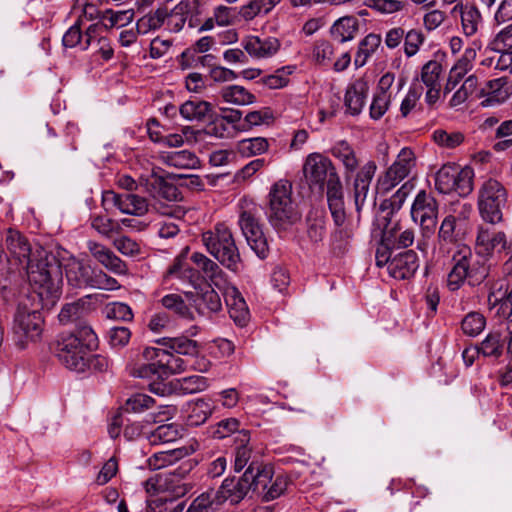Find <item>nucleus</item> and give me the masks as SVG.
Returning a JSON list of instances; mask_svg holds the SVG:
<instances>
[{"label": "nucleus", "instance_id": "f257e3e1", "mask_svg": "<svg viewBox=\"0 0 512 512\" xmlns=\"http://www.w3.org/2000/svg\"><path fill=\"white\" fill-rule=\"evenodd\" d=\"M97 347L96 333L90 326L83 325L57 340L55 355L63 366L76 373L102 372L108 368V360L93 354Z\"/></svg>", "mask_w": 512, "mask_h": 512}, {"label": "nucleus", "instance_id": "f03ea898", "mask_svg": "<svg viewBox=\"0 0 512 512\" xmlns=\"http://www.w3.org/2000/svg\"><path fill=\"white\" fill-rule=\"evenodd\" d=\"M39 253L36 261H29L26 271L28 281L38 298L37 304L46 309L52 308L62 294L63 274L54 257L51 260Z\"/></svg>", "mask_w": 512, "mask_h": 512}, {"label": "nucleus", "instance_id": "7ed1b4c3", "mask_svg": "<svg viewBox=\"0 0 512 512\" xmlns=\"http://www.w3.org/2000/svg\"><path fill=\"white\" fill-rule=\"evenodd\" d=\"M473 206L467 202L452 203L443 218L434 247V256L439 261L450 254V246L462 244L471 229Z\"/></svg>", "mask_w": 512, "mask_h": 512}, {"label": "nucleus", "instance_id": "20e7f679", "mask_svg": "<svg viewBox=\"0 0 512 512\" xmlns=\"http://www.w3.org/2000/svg\"><path fill=\"white\" fill-rule=\"evenodd\" d=\"M35 301L31 303L29 298L22 300L16 309L12 332L15 344L25 349L30 344L39 342L44 331V318L41 309H44Z\"/></svg>", "mask_w": 512, "mask_h": 512}, {"label": "nucleus", "instance_id": "39448f33", "mask_svg": "<svg viewBox=\"0 0 512 512\" xmlns=\"http://www.w3.org/2000/svg\"><path fill=\"white\" fill-rule=\"evenodd\" d=\"M272 477V468L267 465H261L251 462L244 474L239 478H226L222 485L215 490L218 498L223 504L229 501L232 504L239 503L249 492L255 490V486L270 482Z\"/></svg>", "mask_w": 512, "mask_h": 512}, {"label": "nucleus", "instance_id": "423d86ee", "mask_svg": "<svg viewBox=\"0 0 512 512\" xmlns=\"http://www.w3.org/2000/svg\"><path fill=\"white\" fill-rule=\"evenodd\" d=\"M201 241L206 250L227 269L236 272L239 268L240 253L233 234L225 223H217L202 233Z\"/></svg>", "mask_w": 512, "mask_h": 512}, {"label": "nucleus", "instance_id": "0eeeda50", "mask_svg": "<svg viewBox=\"0 0 512 512\" xmlns=\"http://www.w3.org/2000/svg\"><path fill=\"white\" fill-rule=\"evenodd\" d=\"M292 185L287 180H279L270 189L267 217L277 229H287L297 223L301 214L291 198Z\"/></svg>", "mask_w": 512, "mask_h": 512}, {"label": "nucleus", "instance_id": "6e6552de", "mask_svg": "<svg viewBox=\"0 0 512 512\" xmlns=\"http://www.w3.org/2000/svg\"><path fill=\"white\" fill-rule=\"evenodd\" d=\"M65 274L68 285L76 289L115 290L120 287L115 278L76 258L67 261Z\"/></svg>", "mask_w": 512, "mask_h": 512}, {"label": "nucleus", "instance_id": "1a4fd4ad", "mask_svg": "<svg viewBox=\"0 0 512 512\" xmlns=\"http://www.w3.org/2000/svg\"><path fill=\"white\" fill-rule=\"evenodd\" d=\"M506 202L507 191L499 181L490 178L483 182L478 195V209L485 222L493 225L500 223Z\"/></svg>", "mask_w": 512, "mask_h": 512}, {"label": "nucleus", "instance_id": "9d476101", "mask_svg": "<svg viewBox=\"0 0 512 512\" xmlns=\"http://www.w3.org/2000/svg\"><path fill=\"white\" fill-rule=\"evenodd\" d=\"M416 166V157L411 148L404 147L398 153L393 164L378 179L377 189L388 192L403 181Z\"/></svg>", "mask_w": 512, "mask_h": 512}, {"label": "nucleus", "instance_id": "9b49d317", "mask_svg": "<svg viewBox=\"0 0 512 512\" xmlns=\"http://www.w3.org/2000/svg\"><path fill=\"white\" fill-rule=\"evenodd\" d=\"M102 206L105 211L119 210L123 214L141 217L149 211L146 198L133 193H116L107 190L102 193Z\"/></svg>", "mask_w": 512, "mask_h": 512}, {"label": "nucleus", "instance_id": "f8f14e48", "mask_svg": "<svg viewBox=\"0 0 512 512\" xmlns=\"http://www.w3.org/2000/svg\"><path fill=\"white\" fill-rule=\"evenodd\" d=\"M475 250L479 256L492 258L495 254L512 250V242L508 241L504 231L479 225L476 230Z\"/></svg>", "mask_w": 512, "mask_h": 512}, {"label": "nucleus", "instance_id": "ddd939ff", "mask_svg": "<svg viewBox=\"0 0 512 512\" xmlns=\"http://www.w3.org/2000/svg\"><path fill=\"white\" fill-rule=\"evenodd\" d=\"M303 174L310 187L318 186L321 189L328 182V179L338 175L332 161L316 152L306 157L303 164Z\"/></svg>", "mask_w": 512, "mask_h": 512}, {"label": "nucleus", "instance_id": "4468645a", "mask_svg": "<svg viewBox=\"0 0 512 512\" xmlns=\"http://www.w3.org/2000/svg\"><path fill=\"white\" fill-rule=\"evenodd\" d=\"M410 213L412 220L424 231L429 233L434 231L438 217V203L431 194L425 190L419 191L412 203Z\"/></svg>", "mask_w": 512, "mask_h": 512}, {"label": "nucleus", "instance_id": "2eb2a0df", "mask_svg": "<svg viewBox=\"0 0 512 512\" xmlns=\"http://www.w3.org/2000/svg\"><path fill=\"white\" fill-rule=\"evenodd\" d=\"M159 348L145 347L129 364V374L136 378L162 379L161 367L158 364Z\"/></svg>", "mask_w": 512, "mask_h": 512}, {"label": "nucleus", "instance_id": "dca6fc26", "mask_svg": "<svg viewBox=\"0 0 512 512\" xmlns=\"http://www.w3.org/2000/svg\"><path fill=\"white\" fill-rule=\"evenodd\" d=\"M101 31L100 23H90L84 28L81 24L75 23L64 33L62 43L66 48L79 47L81 50H87L97 37V32Z\"/></svg>", "mask_w": 512, "mask_h": 512}, {"label": "nucleus", "instance_id": "f3484780", "mask_svg": "<svg viewBox=\"0 0 512 512\" xmlns=\"http://www.w3.org/2000/svg\"><path fill=\"white\" fill-rule=\"evenodd\" d=\"M369 93V83L363 78L352 80L345 91L344 106L346 112L352 116L359 115L365 104Z\"/></svg>", "mask_w": 512, "mask_h": 512}, {"label": "nucleus", "instance_id": "a211bd4d", "mask_svg": "<svg viewBox=\"0 0 512 512\" xmlns=\"http://www.w3.org/2000/svg\"><path fill=\"white\" fill-rule=\"evenodd\" d=\"M442 65L436 60L428 61L421 69V82L426 87L425 101L428 105H434L441 92Z\"/></svg>", "mask_w": 512, "mask_h": 512}, {"label": "nucleus", "instance_id": "6ab92c4d", "mask_svg": "<svg viewBox=\"0 0 512 512\" xmlns=\"http://www.w3.org/2000/svg\"><path fill=\"white\" fill-rule=\"evenodd\" d=\"M418 268L419 259L416 252L408 250L392 257L389 262L388 273L395 279L404 280L414 276Z\"/></svg>", "mask_w": 512, "mask_h": 512}, {"label": "nucleus", "instance_id": "aec40b11", "mask_svg": "<svg viewBox=\"0 0 512 512\" xmlns=\"http://www.w3.org/2000/svg\"><path fill=\"white\" fill-rule=\"evenodd\" d=\"M326 184V196L331 216L335 225L341 227L346 220V214L344 209L343 187L339 176L337 175L328 179Z\"/></svg>", "mask_w": 512, "mask_h": 512}, {"label": "nucleus", "instance_id": "412c9836", "mask_svg": "<svg viewBox=\"0 0 512 512\" xmlns=\"http://www.w3.org/2000/svg\"><path fill=\"white\" fill-rule=\"evenodd\" d=\"M451 14H459L461 29L467 37L477 34L483 24L482 14L474 4H456L451 9Z\"/></svg>", "mask_w": 512, "mask_h": 512}, {"label": "nucleus", "instance_id": "4be33fe9", "mask_svg": "<svg viewBox=\"0 0 512 512\" xmlns=\"http://www.w3.org/2000/svg\"><path fill=\"white\" fill-rule=\"evenodd\" d=\"M163 280L164 282L178 280L182 284L188 283L196 287L199 281V274L186 262L184 254H181L168 267Z\"/></svg>", "mask_w": 512, "mask_h": 512}, {"label": "nucleus", "instance_id": "5701e85b", "mask_svg": "<svg viewBox=\"0 0 512 512\" xmlns=\"http://www.w3.org/2000/svg\"><path fill=\"white\" fill-rule=\"evenodd\" d=\"M5 244L11 257H13L20 265H25L27 268L29 261L37 260L30 258L31 246L19 231L11 228L8 229Z\"/></svg>", "mask_w": 512, "mask_h": 512}, {"label": "nucleus", "instance_id": "b1692460", "mask_svg": "<svg viewBox=\"0 0 512 512\" xmlns=\"http://www.w3.org/2000/svg\"><path fill=\"white\" fill-rule=\"evenodd\" d=\"M376 165L370 161L362 166L354 181V202L358 213L364 207L369 194L370 182L375 174Z\"/></svg>", "mask_w": 512, "mask_h": 512}, {"label": "nucleus", "instance_id": "393cba45", "mask_svg": "<svg viewBox=\"0 0 512 512\" xmlns=\"http://www.w3.org/2000/svg\"><path fill=\"white\" fill-rule=\"evenodd\" d=\"M243 47L254 58H269L278 51L280 43L274 37L250 36L244 40Z\"/></svg>", "mask_w": 512, "mask_h": 512}, {"label": "nucleus", "instance_id": "a878e982", "mask_svg": "<svg viewBox=\"0 0 512 512\" xmlns=\"http://www.w3.org/2000/svg\"><path fill=\"white\" fill-rule=\"evenodd\" d=\"M158 483L160 492L168 493L171 498L183 497L192 489L191 484L184 481L182 473L178 470L159 474Z\"/></svg>", "mask_w": 512, "mask_h": 512}, {"label": "nucleus", "instance_id": "bb28decb", "mask_svg": "<svg viewBox=\"0 0 512 512\" xmlns=\"http://www.w3.org/2000/svg\"><path fill=\"white\" fill-rule=\"evenodd\" d=\"M510 96L506 81L503 78L493 79L487 82L482 90V107H493L503 104Z\"/></svg>", "mask_w": 512, "mask_h": 512}, {"label": "nucleus", "instance_id": "cd10ccee", "mask_svg": "<svg viewBox=\"0 0 512 512\" xmlns=\"http://www.w3.org/2000/svg\"><path fill=\"white\" fill-rule=\"evenodd\" d=\"M219 99L234 106H248L256 102V96L244 86L231 84L223 86L218 93Z\"/></svg>", "mask_w": 512, "mask_h": 512}, {"label": "nucleus", "instance_id": "c85d7f7f", "mask_svg": "<svg viewBox=\"0 0 512 512\" xmlns=\"http://www.w3.org/2000/svg\"><path fill=\"white\" fill-rule=\"evenodd\" d=\"M331 154L343 165L346 178H350L358 169L360 161L355 150L347 141L336 142L331 148Z\"/></svg>", "mask_w": 512, "mask_h": 512}, {"label": "nucleus", "instance_id": "c756f323", "mask_svg": "<svg viewBox=\"0 0 512 512\" xmlns=\"http://www.w3.org/2000/svg\"><path fill=\"white\" fill-rule=\"evenodd\" d=\"M179 112L185 120L197 122L212 118L214 115L212 104L200 99L187 100L180 106Z\"/></svg>", "mask_w": 512, "mask_h": 512}, {"label": "nucleus", "instance_id": "7c9ffc66", "mask_svg": "<svg viewBox=\"0 0 512 512\" xmlns=\"http://www.w3.org/2000/svg\"><path fill=\"white\" fill-rule=\"evenodd\" d=\"M193 451L194 450L192 447H180L176 449L155 452L147 460L148 467L151 470L162 469L190 455Z\"/></svg>", "mask_w": 512, "mask_h": 512}, {"label": "nucleus", "instance_id": "2f4dec72", "mask_svg": "<svg viewBox=\"0 0 512 512\" xmlns=\"http://www.w3.org/2000/svg\"><path fill=\"white\" fill-rule=\"evenodd\" d=\"M226 303L231 319L240 327L246 326L250 319L249 309L237 289L233 288L227 296Z\"/></svg>", "mask_w": 512, "mask_h": 512}, {"label": "nucleus", "instance_id": "473e14b6", "mask_svg": "<svg viewBox=\"0 0 512 512\" xmlns=\"http://www.w3.org/2000/svg\"><path fill=\"white\" fill-rule=\"evenodd\" d=\"M214 405L209 399L198 398L188 405L187 424L200 426L204 424L214 412Z\"/></svg>", "mask_w": 512, "mask_h": 512}, {"label": "nucleus", "instance_id": "72a5a7b5", "mask_svg": "<svg viewBox=\"0 0 512 512\" xmlns=\"http://www.w3.org/2000/svg\"><path fill=\"white\" fill-rule=\"evenodd\" d=\"M135 16L133 9L126 10H113L106 9L101 15V31L103 29L109 30L113 28H122L132 23Z\"/></svg>", "mask_w": 512, "mask_h": 512}, {"label": "nucleus", "instance_id": "f704fd0d", "mask_svg": "<svg viewBox=\"0 0 512 512\" xmlns=\"http://www.w3.org/2000/svg\"><path fill=\"white\" fill-rule=\"evenodd\" d=\"M252 456V448L250 446V432L241 430L235 437V471H241L248 465Z\"/></svg>", "mask_w": 512, "mask_h": 512}, {"label": "nucleus", "instance_id": "c9c22d12", "mask_svg": "<svg viewBox=\"0 0 512 512\" xmlns=\"http://www.w3.org/2000/svg\"><path fill=\"white\" fill-rule=\"evenodd\" d=\"M330 31L335 40L341 43L350 41L358 31V19L355 16H343L333 23Z\"/></svg>", "mask_w": 512, "mask_h": 512}, {"label": "nucleus", "instance_id": "e433bc0d", "mask_svg": "<svg viewBox=\"0 0 512 512\" xmlns=\"http://www.w3.org/2000/svg\"><path fill=\"white\" fill-rule=\"evenodd\" d=\"M158 364L161 367L162 379L172 374H179L187 369V362L178 355H174L165 349L159 348Z\"/></svg>", "mask_w": 512, "mask_h": 512}, {"label": "nucleus", "instance_id": "4c0bfd02", "mask_svg": "<svg viewBox=\"0 0 512 512\" xmlns=\"http://www.w3.org/2000/svg\"><path fill=\"white\" fill-rule=\"evenodd\" d=\"M158 344L172 349L175 353L180 355L195 357L199 353V344L197 341L189 339L186 336L174 338H161L156 341Z\"/></svg>", "mask_w": 512, "mask_h": 512}, {"label": "nucleus", "instance_id": "58836bf2", "mask_svg": "<svg viewBox=\"0 0 512 512\" xmlns=\"http://www.w3.org/2000/svg\"><path fill=\"white\" fill-rule=\"evenodd\" d=\"M307 234L311 241L318 243L326 234L325 212L320 208H312L307 215Z\"/></svg>", "mask_w": 512, "mask_h": 512}, {"label": "nucleus", "instance_id": "ea45409f", "mask_svg": "<svg viewBox=\"0 0 512 512\" xmlns=\"http://www.w3.org/2000/svg\"><path fill=\"white\" fill-rule=\"evenodd\" d=\"M381 44V37L378 34L370 33L366 35L359 43L355 55L354 64L356 68L366 65L370 57L376 52Z\"/></svg>", "mask_w": 512, "mask_h": 512}, {"label": "nucleus", "instance_id": "a19ab883", "mask_svg": "<svg viewBox=\"0 0 512 512\" xmlns=\"http://www.w3.org/2000/svg\"><path fill=\"white\" fill-rule=\"evenodd\" d=\"M162 158L168 166L179 169H194L200 164L198 157L188 150L168 152Z\"/></svg>", "mask_w": 512, "mask_h": 512}, {"label": "nucleus", "instance_id": "79ce46f5", "mask_svg": "<svg viewBox=\"0 0 512 512\" xmlns=\"http://www.w3.org/2000/svg\"><path fill=\"white\" fill-rule=\"evenodd\" d=\"M236 149L242 157L249 158L266 153L269 142L264 137L245 138L237 142Z\"/></svg>", "mask_w": 512, "mask_h": 512}, {"label": "nucleus", "instance_id": "37998d69", "mask_svg": "<svg viewBox=\"0 0 512 512\" xmlns=\"http://www.w3.org/2000/svg\"><path fill=\"white\" fill-rule=\"evenodd\" d=\"M195 305L198 312L202 315L216 313L222 308L219 294L211 287H207V289L200 294L195 300Z\"/></svg>", "mask_w": 512, "mask_h": 512}, {"label": "nucleus", "instance_id": "c03bdc74", "mask_svg": "<svg viewBox=\"0 0 512 512\" xmlns=\"http://www.w3.org/2000/svg\"><path fill=\"white\" fill-rule=\"evenodd\" d=\"M181 436V429L178 425L169 423L158 426L147 435L152 445L164 444L176 441Z\"/></svg>", "mask_w": 512, "mask_h": 512}, {"label": "nucleus", "instance_id": "a18cd8bd", "mask_svg": "<svg viewBox=\"0 0 512 512\" xmlns=\"http://www.w3.org/2000/svg\"><path fill=\"white\" fill-rule=\"evenodd\" d=\"M457 167L451 165L442 166L435 175V188L442 194H448L455 189Z\"/></svg>", "mask_w": 512, "mask_h": 512}, {"label": "nucleus", "instance_id": "49530a36", "mask_svg": "<svg viewBox=\"0 0 512 512\" xmlns=\"http://www.w3.org/2000/svg\"><path fill=\"white\" fill-rule=\"evenodd\" d=\"M258 211V207L251 203L240 212L238 223L244 237H248L250 233L262 229L257 218Z\"/></svg>", "mask_w": 512, "mask_h": 512}, {"label": "nucleus", "instance_id": "de8ad7c7", "mask_svg": "<svg viewBox=\"0 0 512 512\" xmlns=\"http://www.w3.org/2000/svg\"><path fill=\"white\" fill-rule=\"evenodd\" d=\"M258 211V207L251 203L240 212L238 223L244 237H248L250 233L262 229L257 218Z\"/></svg>", "mask_w": 512, "mask_h": 512}, {"label": "nucleus", "instance_id": "09e8293b", "mask_svg": "<svg viewBox=\"0 0 512 512\" xmlns=\"http://www.w3.org/2000/svg\"><path fill=\"white\" fill-rule=\"evenodd\" d=\"M221 505L216 491L209 490L194 499L187 512H215Z\"/></svg>", "mask_w": 512, "mask_h": 512}, {"label": "nucleus", "instance_id": "8fccbe9b", "mask_svg": "<svg viewBox=\"0 0 512 512\" xmlns=\"http://www.w3.org/2000/svg\"><path fill=\"white\" fill-rule=\"evenodd\" d=\"M89 310V303L86 299H79L73 303L64 305L58 315L60 323L70 324L80 319Z\"/></svg>", "mask_w": 512, "mask_h": 512}, {"label": "nucleus", "instance_id": "3c124183", "mask_svg": "<svg viewBox=\"0 0 512 512\" xmlns=\"http://www.w3.org/2000/svg\"><path fill=\"white\" fill-rule=\"evenodd\" d=\"M167 17L168 12L165 8H158L154 12L144 15L137 20L136 25L138 32L144 35L160 28Z\"/></svg>", "mask_w": 512, "mask_h": 512}, {"label": "nucleus", "instance_id": "603ef678", "mask_svg": "<svg viewBox=\"0 0 512 512\" xmlns=\"http://www.w3.org/2000/svg\"><path fill=\"white\" fill-rule=\"evenodd\" d=\"M265 484V487L262 485L255 486V490L263 493L265 501H272L280 497L287 490L288 479L284 475H277L275 478L272 476L271 481Z\"/></svg>", "mask_w": 512, "mask_h": 512}, {"label": "nucleus", "instance_id": "864d4df0", "mask_svg": "<svg viewBox=\"0 0 512 512\" xmlns=\"http://www.w3.org/2000/svg\"><path fill=\"white\" fill-rule=\"evenodd\" d=\"M432 139L441 148L454 149L464 142L465 136L460 131L438 128L432 132Z\"/></svg>", "mask_w": 512, "mask_h": 512}, {"label": "nucleus", "instance_id": "5fc2aeb1", "mask_svg": "<svg viewBox=\"0 0 512 512\" xmlns=\"http://www.w3.org/2000/svg\"><path fill=\"white\" fill-rule=\"evenodd\" d=\"M503 340L500 333L491 332L484 340L476 347L477 353L482 354L485 357L498 358L503 353Z\"/></svg>", "mask_w": 512, "mask_h": 512}, {"label": "nucleus", "instance_id": "6e6d98bb", "mask_svg": "<svg viewBox=\"0 0 512 512\" xmlns=\"http://www.w3.org/2000/svg\"><path fill=\"white\" fill-rule=\"evenodd\" d=\"M91 227L106 238H111L113 234L121 232L120 223L105 215L92 216Z\"/></svg>", "mask_w": 512, "mask_h": 512}, {"label": "nucleus", "instance_id": "4d7b16f0", "mask_svg": "<svg viewBox=\"0 0 512 512\" xmlns=\"http://www.w3.org/2000/svg\"><path fill=\"white\" fill-rule=\"evenodd\" d=\"M378 225L382 228L383 238L392 241L401 230L399 221L396 219L395 211H385L378 216Z\"/></svg>", "mask_w": 512, "mask_h": 512}, {"label": "nucleus", "instance_id": "13d9d810", "mask_svg": "<svg viewBox=\"0 0 512 512\" xmlns=\"http://www.w3.org/2000/svg\"><path fill=\"white\" fill-rule=\"evenodd\" d=\"M295 66H284L277 69L273 74L262 78V83L269 89H281L289 83V76L295 71Z\"/></svg>", "mask_w": 512, "mask_h": 512}, {"label": "nucleus", "instance_id": "bf43d9fd", "mask_svg": "<svg viewBox=\"0 0 512 512\" xmlns=\"http://www.w3.org/2000/svg\"><path fill=\"white\" fill-rule=\"evenodd\" d=\"M486 326L485 317L478 312L468 313L461 322V328L465 335L475 337L479 335Z\"/></svg>", "mask_w": 512, "mask_h": 512}, {"label": "nucleus", "instance_id": "052dcab7", "mask_svg": "<svg viewBox=\"0 0 512 512\" xmlns=\"http://www.w3.org/2000/svg\"><path fill=\"white\" fill-rule=\"evenodd\" d=\"M508 283L505 279L501 278L493 281L489 286L488 293V304L490 308L500 306L499 311L501 310L503 303L508 294Z\"/></svg>", "mask_w": 512, "mask_h": 512}, {"label": "nucleus", "instance_id": "680f3d73", "mask_svg": "<svg viewBox=\"0 0 512 512\" xmlns=\"http://www.w3.org/2000/svg\"><path fill=\"white\" fill-rule=\"evenodd\" d=\"M478 85V78L475 75H469L461 85V87L455 91L450 99V106L457 107L463 104L468 97L476 90Z\"/></svg>", "mask_w": 512, "mask_h": 512}, {"label": "nucleus", "instance_id": "e2e57ef3", "mask_svg": "<svg viewBox=\"0 0 512 512\" xmlns=\"http://www.w3.org/2000/svg\"><path fill=\"white\" fill-rule=\"evenodd\" d=\"M412 190L413 184L409 181L405 182L389 200H385L381 204L382 212H385L388 208L391 211H398Z\"/></svg>", "mask_w": 512, "mask_h": 512}, {"label": "nucleus", "instance_id": "0e129e2a", "mask_svg": "<svg viewBox=\"0 0 512 512\" xmlns=\"http://www.w3.org/2000/svg\"><path fill=\"white\" fill-rule=\"evenodd\" d=\"M155 404V400L146 394L137 393L126 400L125 410L127 412L142 413L151 409Z\"/></svg>", "mask_w": 512, "mask_h": 512}, {"label": "nucleus", "instance_id": "69168bd1", "mask_svg": "<svg viewBox=\"0 0 512 512\" xmlns=\"http://www.w3.org/2000/svg\"><path fill=\"white\" fill-rule=\"evenodd\" d=\"M425 37L418 29H410L408 32L404 31V53L407 57H412L417 54L420 47L424 43Z\"/></svg>", "mask_w": 512, "mask_h": 512}, {"label": "nucleus", "instance_id": "338daca9", "mask_svg": "<svg viewBox=\"0 0 512 512\" xmlns=\"http://www.w3.org/2000/svg\"><path fill=\"white\" fill-rule=\"evenodd\" d=\"M455 246L456 249L452 255L453 267L468 272L473 260V252L469 246L463 243Z\"/></svg>", "mask_w": 512, "mask_h": 512}, {"label": "nucleus", "instance_id": "774afa93", "mask_svg": "<svg viewBox=\"0 0 512 512\" xmlns=\"http://www.w3.org/2000/svg\"><path fill=\"white\" fill-rule=\"evenodd\" d=\"M162 305L169 310H173L175 313L183 318H191L192 313L188 306L185 304L181 296L177 294H168L161 299Z\"/></svg>", "mask_w": 512, "mask_h": 512}]
</instances>
